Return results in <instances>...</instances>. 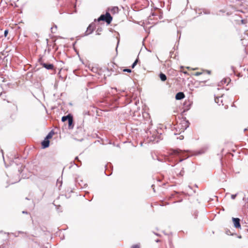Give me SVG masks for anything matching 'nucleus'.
I'll return each mask as SVG.
<instances>
[{"label":"nucleus","mask_w":248,"mask_h":248,"mask_svg":"<svg viewBox=\"0 0 248 248\" xmlns=\"http://www.w3.org/2000/svg\"><path fill=\"white\" fill-rule=\"evenodd\" d=\"M190 151L189 150H182L179 149H174L172 151V154L174 155L177 156H182L183 157H185V158L184 159H180L178 161H177V163L174 164V165H172L171 166H174L176 164L179 162H182L184 159H186L188 157V156H186L185 155L186 153H190Z\"/></svg>","instance_id":"obj_1"},{"label":"nucleus","mask_w":248,"mask_h":248,"mask_svg":"<svg viewBox=\"0 0 248 248\" xmlns=\"http://www.w3.org/2000/svg\"><path fill=\"white\" fill-rule=\"evenodd\" d=\"M112 17L110 15V13L107 11L105 14H102L97 19H94V21L97 20L98 22L103 21L106 22L108 25L110 24L112 20Z\"/></svg>","instance_id":"obj_2"},{"label":"nucleus","mask_w":248,"mask_h":248,"mask_svg":"<svg viewBox=\"0 0 248 248\" xmlns=\"http://www.w3.org/2000/svg\"><path fill=\"white\" fill-rule=\"evenodd\" d=\"M95 24L93 23L90 24L85 31L84 36H87L93 32L95 29Z\"/></svg>","instance_id":"obj_3"},{"label":"nucleus","mask_w":248,"mask_h":248,"mask_svg":"<svg viewBox=\"0 0 248 248\" xmlns=\"http://www.w3.org/2000/svg\"><path fill=\"white\" fill-rule=\"evenodd\" d=\"M106 170L105 171V173L107 176H110L112 174V166L110 163H108L105 165Z\"/></svg>","instance_id":"obj_4"},{"label":"nucleus","mask_w":248,"mask_h":248,"mask_svg":"<svg viewBox=\"0 0 248 248\" xmlns=\"http://www.w3.org/2000/svg\"><path fill=\"white\" fill-rule=\"evenodd\" d=\"M232 221L233 226L235 228L241 229L240 219L238 217H232Z\"/></svg>","instance_id":"obj_5"},{"label":"nucleus","mask_w":248,"mask_h":248,"mask_svg":"<svg viewBox=\"0 0 248 248\" xmlns=\"http://www.w3.org/2000/svg\"><path fill=\"white\" fill-rule=\"evenodd\" d=\"M41 65L44 68H46L47 70H54V66L52 63L42 62V63H41Z\"/></svg>","instance_id":"obj_6"},{"label":"nucleus","mask_w":248,"mask_h":248,"mask_svg":"<svg viewBox=\"0 0 248 248\" xmlns=\"http://www.w3.org/2000/svg\"><path fill=\"white\" fill-rule=\"evenodd\" d=\"M50 143L49 140L45 138L41 142V146L43 149H45L49 147Z\"/></svg>","instance_id":"obj_7"},{"label":"nucleus","mask_w":248,"mask_h":248,"mask_svg":"<svg viewBox=\"0 0 248 248\" xmlns=\"http://www.w3.org/2000/svg\"><path fill=\"white\" fill-rule=\"evenodd\" d=\"M185 95L183 92L177 93L175 95V99L177 100H180L184 98Z\"/></svg>","instance_id":"obj_8"},{"label":"nucleus","mask_w":248,"mask_h":248,"mask_svg":"<svg viewBox=\"0 0 248 248\" xmlns=\"http://www.w3.org/2000/svg\"><path fill=\"white\" fill-rule=\"evenodd\" d=\"M75 161H77V163H75V161H73V162H71V165L69 167V169H71V168L72 166V164L73 163L74 165L77 166L78 167H79L81 165V162L78 159V156H76L75 159Z\"/></svg>","instance_id":"obj_9"},{"label":"nucleus","mask_w":248,"mask_h":248,"mask_svg":"<svg viewBox=\"0 0 248 248\" xmlns=\"http://www.w3.org/2000/svg\"><path fill=\"white\" fill-rule=\"evenodd\" d=\"M223 97V95H222L220 97H215V101L216 103L218 104V105H222V106L224 105L223 104V100L222 99V98Z\"/></svg>","instance_id":"obj_10"},{"label":"nucleus","mask_w":248,"mask_h":248,"mask_svg":"<svg viewBox=\"0 0 248 248\" xmlns=\"http://www.w3.org/2000/svg\"><path fill=\"white\" fill-rule=\"evenodd\" d=\"M68 129H73L74 126L73 116L68 121Z\"/></svg>","instance_id":"obj_11"},{"label":"nucleus","mask_w":248,"mask_h":248,"mask_svg":"<svg viewBox=\"0 0 248 248\" xmlns=\"http://www.w3.org/2000/svg\"><path fill=\"white\" fill-rule=\"evenodd\" d=\"M110 11L112 14H115L118 13L119 12V8L117 6H114L111 8H108V11Z\"/></svg>","instance_id":"obj_12"},{"label":"nucleus","mask_w":248,"mask_h":248,"mask_svg":"<svg viewBox=\"0 0 248 248\" xmlns=\"http://www.w3.org/2000/svg\"><path fill=\"white\" fill-rule=\"evenodd\" d=\"M72 116L73 115L71 113H69L67 115L63 116L62 117V122H64L66 121H68Z\"/></svg>","instance_id":"obj_13"},{"label":"nucleus","mask_w":248,"mask_h":248,"mask_svg":"<svg viewBox=\"0 0 248 248\" xmlns=\"http://www.w3.org/2000/svg\"><path fill=\"white\" fill-rule=\"evenodd\" d=\"M159 77L162 81H165L167 80V76L166 75L162 72H160V73L159 75Z\"/></svg>","instance_id":"obj_14"},{"label":"nucleus","mask_w":248,"mask_h":248,"mask_svg":"<svg viewBox=\"0 0 248 248\" xmlns=\"http://www.w3.org/2000/svg\"><path fill=\"white\" fill-rule=\"evenodd\" d=\"M54 134V132L53 130H51L50 131L48 134L46 136V137H45V138H46V139L49 140L50 139H51L53 135Z\"/></svg>","instance_id":"obj_15"},{"label":"nucleus","mask_w":248,"mask_h":248,"mask_svg":"<svg viewBox=\"0 0 248 248\" xmlns=\"http://www.w3.org/2000/svg\"><path fill=\"white\" fill-rule=\"evenodd\" d=\"M138 62H139V59L137 58L131 65V68H134L136 66V65L137 64Z\"/></svg>","instance_id":"obj_16"},{"label":"nucleus","mask_w":248,"mask_h":248,"mask_svg":"<svg viewBox=\"0 0 248 248\" xmlns=\"http://www.w3.org/2000/svg\"><path fill=\"white\" fill-rule=\"evenodd\" d=\"M184 172L185 171L184 170V168H183L177 174V175L178 176L182 177L184 175Z\"/></svg>","instance_id":"obj_17"},{"label":"nucleus","mask_w":248,"mask_h":248,"mask_svg":"<svg viewBox=\"0 0 248 248\" xmlns=\"http://www.w3.org/2000/svg\"><path fill=\"white\" fill-rule=\"evenodd\" d=\"M27 78H31L33 76V74L32 72H28L27 73Z\"/></svg>","instance_id":"obj_18"},{"label":"nucleus","mask_w":248,"mask_h":248,"mask_svg":"<svg viewBox=\"0 0 248 248\" xmlns=\"http://www.w3.org/2000/svg\"><path fill=\"white\" fill-rule=\"evenodd\" d=\"M102 28H98L96 30V35H100V32L102 31Z\"/></svg>","instance_id":"obj_19"},{"label":"nucleus","mask_w":248,"mask_h":248,"mask_svg":"<svg viewBox=\"0 0 248 248\" xmlns=\"http://www.w3.org/2000/svg\"><path fill=\"white\" fill-rule=\"evenodd\" d=\"M123 72L131 73L132 72L131 70L129 68H124L123 70Z\"/></svg>","instance_id":"obj_20"},{"label":"nucleus","mask_w":248,"mask_h":248,"mask_svg":"<svg viewBox=\"0 0 248 248\" xmlns=\"http://www.w3.org/2000/svg\"><path fill=\"white\" fill-rule=\"evenodd\" d=\"M198 215V212L197 211H195L193 213V216L195 218H197Z\"/></svg>","instance_id":"obj_21"},{"label":"nucleus","mask_w":248,"mask_h":248,"mask_svg":"<svg viewBox=\"0 0 248 248\" xmlns=\"http://www.w3.org/2000/svg\"><path fill=\"white\" fill-rule=\"evenodd\" d=\"M131 248H140V244H135L131 246Z\"/></svg>","instance_id":"obj_22"},{"label":"nucleus","mask_w":248,"mask_h":248,"mask_svg":"<svg viewBox=\"0 0 248 248\" xmlns=\"http://www.w3.org/2000/svg\"><path fill=\"white\" fill-rule=\"evenodd\" d=\"M84 120H82L80 122V124L78 126V128H81L83 125Z\"/></svg>","instance_id":"obj_23"},{"label":"nucleus","mask_w":248,"mask_h":248,"mask_svg":"<svg viewBox=\"0 0 248 248\" xmlns=\"http://www.w3.org/2000/svg\"><path fill=\"white\" fill-rule=\"evenodd\" d=\"M38 62H39L40 64L41 65V63L42 62H44L43 61V59H42V57L41 56L40 57V58H39L38 59Z\"/></svg>","instance_id":"obj_24"},{"label":"nucleus","mask_w":248,"mask_h":248,"mask_svg":"<svg viewBox=\"0 0 248 248\" xmlns=\"http://www.w3.org/2000/svg\"><path fill=\"white\" fill-rule=\"evenodd\" d=\"M83 114L84 115H90V111H85H85H83Z\"/></svg>","instance_id":"obj_25"},{"label":"nucleus","mask_w":248,"mask_h":248,"mask_svg":"<svg viewBox=\"0 0 248 248\" xmlns=\"http://www.w3.org/2000/svg\"><path fill=\"white\" fill-rule=\"evenodd\" d=\"M8 34V30H5L4 31V37H6L7 36Z\"/></svg>","instance_id":"obj_26"},{"label":"nucleus","mask_w":248,"mask_h":248,"mask_svg":"<svg viewBox=\"0 0 248 248\" xmlns=\"http://www.w3.org/2000/svg\"><path fill=\"white\" fill-rule=\"evenodd\" d=\"M189 123L188 121L186 122V125H185V128L184 129V130L186 129L188 127H189ZM184 130H183L184 131Z\"/></svg>","instance_id":"obj_27"},{"label":"nucleus","mask_w":248,"mask_h":248,"mask_svg":"<svg viewBox=\"0 0 248 248\" xmlns=\"http://www.w3.org/2000/svg\"><path fill=\"white\" fill-rule=\"evenodd\" d=\"M236 196H237V194H232V195H231V198H232V200L235 199V198H236Z\"/></svg>","instance_id":"obj_28"},{"label":"nucleus","mask_w":248,"mask_h":248,"mask_svg":"<svg viewBox=\"0 0 248 248\" xmlns=\"http://www.w3.org/2000/svg\"><path fill=\"white\" fill-rule=\"evenodd\" d=\"M202 73H201V72H196V73L194 74V75H195V76H200V75H202Z\"/></svg>","instance_id":"obj_29"},{"label":"nucleus","mask_w":248,"mask_h":248,"mask_svg":"<svg viewBox=\"0 0 248 248\" xmlns=\"http://www.w3.org/2000/svg\"><path fill=\"white\" fill-rule=\"evenodd\" d=\"M184 136H182V135H181L180 136V137L179 138H177V139H179L180 140H183L184 139Z\"/></svg>","instance_id":"obj_30"},{"label":"nucleus","mask_w":248,"mask_h":248,"mask_svg":"<svg viewBox=\"0 0 248 248\" xmlns=\"http://www.w3.org/2000/svg\"><path fill=\"white\" fill-rule=\"evenodd\" d=\"M119 42H120V40H119V39H118L117 46H116V51L117 50V48H118V45H119Z\"/></svg>","instance_id":"obj_31"},{"label":"nucleus","mask_w":248,"mask_h":248,"mask_svg":"<svg viewBox=\"0 0 248 248\" xmlns=\"http://www.w3.org/2000/svg\"><path fill=\"white\" fill-rule=\"evenodd\" d=\"M241 23H242V24H245V23H246V20H244V19H242V20H241Z\"/></svg>","instance_id":"obj_32"},{"label":"nucleus","mask_w":248,"mask_h":248,"mask_svg":"<svg viewBox=\"0 0 248 248\" xmlns=\"http://www.w3.org/2000/svg\"><path fill=\"white\" fill-rule=\"evenodd\" d=\"M202 153H203V152H201V151H199V152H198V153H197V154H196V155H198L202 154Z\"/></svg>","instance_id":"obj_33"},{"label":"nucleus","mask_w":248,"mask_h":248,"mask_svg":"<svg viewBox=\"0 0 248 248\" xmlns=\"http://www.w3.org/2000/svg\"><path fill=\"white\" fill-rule=\"evenodd\" d=\"M1 154H2V156L3 159L4 160V158L3 153L2 150H1Z\"/></svg>","instance_id":"obj_34"},{"label":"nucleus","mask_w":248,"mask_h":248,"mask_svg":"<svg viewBox=\"0 0 248 248\" xmlns=\"http://www.w3.org/2000/svg\"><path fill=\"white\" fill-rule=\"evenodd\" d=\"M154 187H155L154 185H152V187L153 188V189L154 191L155 192V189Z\"/></svg>","instance_id":"obj_35"},{"label":"nucleus","mask_w":248,"mask_h":248,"mask_svg":"<svg viewBox=\"0 0 248 248\" xmlns=\"http://www.w3.org/2000/svg\"><path fill=\"white\" fill-rule=\"evenodd\" d=\"M22 213L23 214H28L29 213L28 212H27V211H22Z\"/></svg>","instance_id":"obj_36"},{"label":"nucleus","mask_w":248,"mask_h":248,"mask_svg":"<svg viewBox=\"0 0 248 248\" xmlns=\"http://www.w3.org/2000/svg\"><path fill=\"white\" fill-rule=\"evenodd\" d=\"M155 241L156 242V243H158V242H160V239H156L155 240Z\"/></svg>","instance_id":"obj_37"},{"label":"nucleus","mask_w":248,"mask_h":248,"mask_svg":"<svg viewBox=\"0 0 248 248\" xmlns=\"http://www.w3.org/2000/svg\"><path fill=\"white\" fill-rule=\"evenodd\" d=\"M154 234H155V235H157V236H160V235L159 233H158L154 232Z\"/></svg>","instance_id":"obj_38"},{"label":"nucleus","mask_w":248,"mask_h":248,"mask_svg":"<svg viewBox=\"0 0 248 248\" xmlns=\"http://www.w3.org/2000/svg\"><path fill=\"white\" fill-rule=\"evenodd\" d=\"M11 234L14 235L15 237H17L18 236L17 235L14 234V233H11Z\"/></svg>","instance_id":"obj_39"},{"label":"nucleus","mask_w":248,"mask_h":248,"mask_svg":"<svg viewBox=\"0 0 248 248\" xmlns=\"http://www.w3.org/2000/svg\"><path fill=\"white\" fill-rule=\"evenodd\" d=\"M184 73L185 74H188L187 72H186V71H185V72H184Z\"/></svg>","instance_id":"obj_40"},{"label":"nucleus","mask_w":248,"mask_h":248,"mask_svg":"<svg viewBox=\"0 0 248 248\" xmlns=\"http://www.w3.org/2000/svg\"><path fill=\"white\" fill-rule=\"evenodd\" d=\"M18 171L20 173H21V171H20V170L19 169V168H18Z\"/></svg>","instance_id":"obj_41"},{"label":"nucleus","mask_w":248,"mask_h":248,"mask_svg":"<svg viewBox=\"0 0 248 248\" xmlns=\"http://www.w3.org/2000/svg\"><path fill=\"white\" fill-rule=\"evenodd\" d=\"M226 82H227V81H226V79H225V80H224V83H226Z\"/></svg>","instance_id":"obj_42"},{"label":"nucleus","mask_w":248,"mask_h":248,"mask_svg":"<svg viewBox=\"0 0 248 248\" xmlns=\"http://www.w3.org/2000/svg\"><path fill=\"white\" fill-rule=\"evenodd\" d=\"M172 53H173V52H172V51H170V55H171V56H172Z\"/></svg>","instance_id":"obj_43"},{"label":"nucleus","mask_w":248,"mask_h":248,"mask_svg":"<svg viewBox=\"0 0 248 248\" xmlns=\"http://www.w3.org/2000/svg\"><path fill=\"white\" fill-rule=\"evenodd\" d=\"M247 35H248V30L246 31V33Z\"/></svg>","instance_id":"obj_44"},{"label":"nucleus","mask_w":248,"mask_h":248,"mask_svg":"<svg viewBox=\"0 0 248 248\" xmlns=\"http://www.w3.org/2000/svg\"><path fill=\"white\" fill-rule=\"evenodd\" d=\"M18 233H23V232L19 231V232H18Z\"/></svg>","instance_id":"obj_45"},{"label":"nucleus","mask_w":248,"mask_h":248,"mask_svg":"<svg viewBox=\"0 0 248 248\" xmlns=\"http://www.w3.org/2000/svg\"><path fill=\"white\" fill-rule=\"evenodd\" d=\"M51 30H52L51 31L53 32V31H52L53 28H51Z\"/></svg>","instance_id":"obj_46"},{"label":"nucleus","mask_w":248,"mask_h":248,"mask_svg":"<svg viewBox=\"0 0 248 248\" xmlns=\"http://www.w3.org/2000/svg\"><path fill=\"white\" fill-rule=\"evenodd\" d=\"M26 200H29V199H28V198H26Z\"/></svg>","instance_id":"obj_47"},{"label":"nucleus","mask_w":248,"mask_h":248,"mask_svg":"<svg viewBox=\"0 0 248 248\" xmlns=\"http://www.w3.org/2000/svg\"><path fill=\"white\" fill-rule=\"evenodd\" d=\"M208 74H210V71H208Z\"/></svg>","instance_id":"obj_48"},{"label":"nucleus","mask_w":248,"mask_h":248,"mask_svg":"<svg viewBox=\"0 0 248 248\" xmlns=\"http://www.w3.org/2000/svg\"><path fill=\"white\" fill-rule=\"evenodd\" d=\"M16 110H17V109H18V108H17V106H16Z\"/></svg>","instance_id":"obj_49"},{"label":"nucleus","mask_w":248,"mask_h":248,"mask_svg":"<svg viewBox=\"0 0 248 248\" xmlns=\"http://www.w3.org/2000/svg\"><path fill=\"white\" fill-rule=\"evenodd\" d=\"M2 232H3L2 231H0V233H2Z\"/></svg>","instance_id":"obj_50"},{"label":"nucleus","mask_w":248,"mask_h":248,"mask_svg":"<svg viewBox=\"0 0 248 248\" xmlns=\"http://www.w3.org/2000/svg\"><path fill=\"white\" fill-rule=\"evenodd\" d=\"M16 183V182H12V184H14V183Z\"/></svg>","instance_id":"obj_51"},{"label":"nucleus","mask_w":248,"mask_h":248,"mask_svg":"<svg viewBox=\"0 0 248 248\" xmlns=\"http://www.w3.org/2000/svg\"><path fill=\"white\" fill-rule=\"evenodd\" d=\"M55 28H57V26H56V25H55Z\"/></svg>","instance_id":"obj_52"},{"label":"nucleus","mask_w":248,"mask_h":248,"mask_svg":"<svg viewBox=\"0 0 248 248\" xmlns=\"http://www.w3.org/2000/svg\"><path fill=\"white\" fill-rule=\"evenodd\" d=\"M246 231H247V232H248V229H247V230H246Z\"/></svg>","instance_id":"obj_53"},{"label":"nucleus","mask_w":248,"mask_h":248,"mask_svg":"<svg viewBox=\"0 0 248 248\" xmlns=\"http://www.w3.org/2000/svg\"><path fill=\"white\" fill-rule=\"evenodd\" d=\"M7 234H10V233H9V232H7Z\"/></svg>","instance_id":"obj_54"},{"label":"nucleus","mask_w":248,"mask_h":248,"mask_svg":"<svg viewBox=\"0 0 248 248\" xmlns=\"http://www.w3.org/2000/svg\"><path fill=\"white\" fill-rule=\"evenodd\" d=\"M1 94H2V93H0V96L1 95Z\"/></svg>","instance_id":"obj_55"}]
</instances>
